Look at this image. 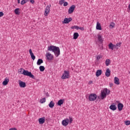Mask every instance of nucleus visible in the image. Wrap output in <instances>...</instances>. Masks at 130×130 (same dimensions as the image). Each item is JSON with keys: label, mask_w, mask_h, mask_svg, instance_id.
Wrapping results in <instances>:
<instances>
[{"label": "nucleus", "mask_w": 130, "mask_h": 130, "mask_svg": "<svg viewBox=\"0 0 130 130\" xmlns=\"http://www.w3.org/2000/svg\"><path fill=\"white\" fill-rule=\"evenodd\" d=\"M71 28L76 29V30H79V26L77 25H75V26H72Z\"/></svg>", "instance_id": "473e14b6"}, {"label": "nucleus", "mask_w": 130, "mask_h": 130, "mask_svg": "<svg viewBox=\"0 0 130 130\" xmlns=\"http://www.w3.org/2000/svg\"><path fill=\"white\" fill-rule=\"evenodd\" d=\"M100 58H102V56H101V55H99L96 56V60H99Z\"/></svg>", "instance_id": "72a5a7b5"}, {"label": "nucleus", "mask_w": 130, "mask_h": 130, "mask_svg": "<svg viewBox=\"0 0 130 130\" xmlns=\"http://www.w3.org/2000/svg\"><path fill=\"white\" fill-rule=\"evenodd\" d=\"M64 3V0H61V1H59V4L61 5H63Z\"/></svg>", "instance_id": "e433bc0d"}, {"label": "nucleus", "mask_w": 130, "mask_h": 130, "mask_svg": "<svg viewBox=\"0 0 130 130\" xmlns=\"http://www.w3.org/2000/svg\"><path fill=\"white\" fill-rule=\"evenodd\" d=\"M48 50L54 52L56 57H58L59 54H60V50L59 49V48L55 46H50L48 47Z\"/></svg>", "instance_id": "f257e3e1"}, {"label": "nucleus", "mask_w": 130, "mask_h": 130, "mask_svg": "<svg viewBox=\"0 0 130 130\" xmlns=\"http://www.w3.org/2000/svg\"><path fill=\"white\" fill-rule=\"evenodd\" d=\"M69 78H70V72H69V71H64L61 77V79L66 80V79H69Z\"/></svg>", "instance_id": "7ed1b4c3"}, {"label": "nucleus", "mask_w": 130, "mask_h": 130, "mask_svg": "<svg viewBox=\"0 0 130 130\" xmlns=\"http://www.w3.org/2000/svg\"><path fill=\"white\" fill-rule=\"evenodd\" d=\"M46 101V99H45V98H44L41 99L40 103L42 104L45 103Z\"/></svg>", "instance_id": "2f4dec72"}, {"label": "nucleus", "mask_w": 130, "mask_h": 130, "mask_svg": "<svg viewBox=\"0 0 130 130\" xmlns=\"http://www.w3.org/2000/svg\"><path fill=\"white\" fill-rule=\"evenodd\" d=\"M41 63H43V60H42V59H39L37 61V64L40 66Z\"/></svg>", "instance_id": "b1692460"}, {"label": "nucleus", "mask_w": 130, "mask_h": 130, "mask_svg": "<svg viewBox=\"0 0 130 130\" xmlns=\"http://www.w3.org/2000/svg\"><path fill=\"white\" fill-rule=\"evenodd\" d=\"M39 122L40 124H43L45 122V117L39 118Z\"/></svg>", "instance_id": "4468645a"}, {"label": "nucleus", "mask_w": 130, "mask_h": 130, "mask_svg": "<svg viewBox=\"0 0 130 130\" xmlns=\"http://www.w3.org/2000/svg\"><path fill=\"white\" fill-rule=\"evenodd\" d=\"M39 69L41 72H44L45 70V68H44V66H40Z\"/></svg>", "instance_id": "7c9ffc66"}, {"label": "nucleus", "mask_w": 130, "mask_h": 130, "mask_svg": "<svg viewBox=\"0 0 130 130\" xmlns=\"http://www.w3.org/2000/svg\"><path fill=\"white\" fill-rule=\"evenodd\" d=\"M68 5H69L68 2H64V4H63V6L64 7H67L68 6Z\"/></svg>", "instance_id": "a19ab883"}, {"label": "nucleus", "mask_w": 130, "mask_h": 130, "mask_svg": "<svg viewBox=\"0 0 130 130\" xmlns=\"http://www.w3.org/2000/svg\"><path fill=\"white\" fill-rule=\"evenodd\" d=\"M22 74L24 76H27L29 78H32V79H34L35 78L34 75H33L32 73H31V72H29L28 71L26 70H23Z\"/></svg>", "instance_id": "f03ea898"}, {"label": "nucleus", "mask_w": 130, "mask_h": 130, "mask_svg": "<svg viewBox=\"0 0 130 130\" xmlns=\"http://www.w3.org/2000/svg\"><path fill=\"white\" fill-rule=\"evenodd\" d=\"M96 30H102V27H101V24L99 22H97L96 23Z\"/></svg>", "instance_id": "dca6fc26"}, {"label": "nucleus", "mask_w": 130, "mask_h": 130, "mask_svg": "<svg viewBox=\"0 0 130 130\" xmlns=\"http://www.w3.org/2000/svg\"><path fill=\"white\" fill-rule=\"evenodd\" d=\"M46 57L48 60H52L53 58V56L50 53H47L46 54Z\"/></svg>", "instance_id": "423d86ee"}, {"label": "nucleus", "mask_w": 130, "mask_h": 130, "mask_svg": "<svg viewBox=\"0 0 130 130\" xmlns=\"http://www.w3.org/2000/svg\"><path fill=\"white\" fill-rule=\"evenodd\" d=\"M102 74V70H99L96 71L95 75L96 77H99V76H101V75Z\"/></svg>", "instance_id": "aec40b11"}, {"label": "nucleus", "mask_w": 130, "mask_h": 130, "mask_svg": "<svg viewBox=\"0 0 130 130\" xmlns=\"http://www.w3.org/2000/svg\"><path fill=\"white\" fill-rule=\"evenodd\" d=\"M64 102V100H60L57 102V105L59 106H61V105H62L63 104V103Z\"/></svg>", "instance_id": "412c9836"}, {"label": "nucleus", "mask_w": 130, "mask_h": 130, "mask_svg": "<svg viewBox=\"0 0 130 130\" xmlns=\"http://www.w3.org/2000/svg\"><path fill=\"white\" fill-rule=\"evenodd\" d=\"M108 47H109V49H111V50H113V49H114V44H112V43H110L108 45Z\"/></svg>", "instance_id": "5701e85b"}, {"label": "nucleus", "mask_w": 130, "mask_h": 130, "mask_svg": "<svg viewBox=\"0 0 130 130\" xmlns=\"http://www.w3.org/2000/svg\"><path fill=\"white\" fill-rule=\"evenodd\" d=\"M69 122H70V119H66L62 121V124L63 126H67L69 124Z\"/></svg>", "instance_id": "9d476101"}, {"label": "nucleus", "mask_w": 130, "mask_h": 130, "mask_svg": "<svg viewBox=\"0 0 130 130\" xmlns=\"http://www.w3.org/2000/svg\"><path fill=\"white\" fill-rule=\"evenodd\" d=\"M20 1H21V0H17L18 4H20Z\"/></svg>", "instance_id": "8fccbe9b"}, {"label": "nucleus", "mask_w": 130, "mask_h": 130, "mask_svg": "<svg viewBox=\"0 0 130 130\" xmlns=\"http://www.w3.org/2000/svg\"><path fill=\"white\" fill-rule=\"evenodd\" d=\"M50 7H51V6H47L45 9V13L44 15L45 16H47L49 14V12L50 11Z\"/></svg>", "instance_id": "39448f33"}, {"label": "nucleus", "mask_w": 130, "mask_h": 130, "mask_svg": "<svg viewBox=\"0 0 130 130\" xmlns=\"http://www.w3.org/2000/svg\"><path fill=\"white\" fill-rule=\"evenodd\" d=\"M21 5H25V4H26V2H25V0H22L21 3H20Z\"/></svg>", "instance_id": "4c0bfd02"}, {"label": "nucleus", "mask_w": 130, "mask_h": 130, "mask_svg": "<svg viewBox=\"0 0 130 130\" xmlns=\"http://www.w3.org/2000/svg\"><path fill=\"white\" fill-rule=\"evenodd\" d=\"M104 92H105V93L107 95H109V94L110 93V91L109 90L107 89V88H104Z\"/></svg>", "instance_id": "c756f323"}, {"label": "nucleus", "mask_w": 130, "mask_h": 130, "mask_svg": "<svg viewBox=\"0 0 130 130\" xmlns=\"http://www.w3.org/2000/svg\"><path fill=\"white\" fill-rule=\"evenodd\" d=\"M116 45L118 47H120V46H121V43H118L116 44Z\"/></svg>", "instance_id": "c9c22d12"}, {"label": "nucleus", "mask_w": 130, "mask_h": 130, "mask_svg": "<svg viewBox=\"0 0 130 130\" xmlns=\"http://www.w3.org/2000/svg\"><path fill=\"white\" fill-rule=\"evenodd\" d=\"M9 83V79L8 78H6L5 80L3 82V85L4 86H6V85H8V83Z\"/></svg>", "instance_id": "4be33fe9"}, {"label": "nucleus", "mask_w": 130, "mask_h": 130, "mask_svg": "<svg viewBox=\"0 0 130 130\" xmlns=\"http://www.w3.org/2000/svg\"><path fill=\"white\" fill-rule=\"evenodd\" d=\"M75 8H76V6H71L68 11L69 14H73V13H74V11H75Z\"/></svg>", "instance_id": "6e6552de"}, {"label": "nucleus", "mask_w": 130, "mask_h": 130, "mask_svg": "<svg viewBox=\"0 0 130 130\" xmlns=\"http://www.w3.org/2000/svg\"><path fill=\"white\" fill-rule=\"evenodd\" d=\"M122 108H123V104L119 103L118 104V109L119 111H121V110H122Z\"/></svg>", "instance_id": "2eb2a0df"}, {"label": "nucleus", "mask_w": 130, "mask_h": 130, "mask_svg": "<svg viewBox=\"0 0 130 130\" xmlns=\"http://www.w3.org/2000/svg\"><path fill=\"white\" fill-rule=\"evenodd\" d=\"M92 83H93V81H89V83H90V84H92Z\"/></svg>", "instance_id": "09e8293b"}, {"label": "nucleus", "mask_w": 130, "mask_h": 130, "mask_svg": "<svg viewBox=\"0 0 130 130\" xmlns=\"http://www.w3.org/2000/svg\"><path fill=\"white\" fill-rule=\"evenodd\" d=\"M114 49H116L117 50L118 49V48L116 45H114Z\"/></svg>", "instance_id": "ea45409f"}, {"label": "nucleus", "mask_w": 130, "mask_h": 130, "mask_svg": "<svg viewBox=\"0 0 130 130\" xmlns=\"http://www.w3.org/2000/svg\"><path fill=\"white\" fill-rule=\"evenodd\" d=\"M110 73H111L110 69H107L106 73H105L106 77H110Z\"/></svg>", "instance_id": "f3484780"}, {"label": "nucleus", "mask_w": 130, "mask_h": 130, "mask_svg": "<svg viewBox=\"0 0 130 130\" xmlns=\"http://www.w3.org/2000/svg\"><path fill=\"white\" fill-rule=\"evenodd\" d=\"M97 99V95L95 93L90 94L89 96V101H95Z\"/></svg>", "instance_id": "20e7f679"}, {"label": "nucleus", "mask_w": 130, "mask_h": 130, "mask_svg": "<svg viewBox=\"0 0 130 130\" xmlns=\"http://www.w3.org/2000/svg\"><path fill=\"white\" fill-rule=\"evenodd\" d=\"M31 4H34L35 3V2L34 1V0H30V1Z\"/></svg>", "instance_id": "c03bdc74"}, {"label": "nucleus", "mask_w": 130, "mask_h": 130, "mask_svg": "<svg viewBox=\"0 0 130 130\" xmlns=\"http://www.w3.org/2000/svg\"><path fill=\"white\" fill-rule=\"evenodd\" d=\"M107 95V94H106L105 91H104V90L103 89V90L101 91V99H102V100H103V99H104V98H106Z\"/></svg>", "instance_id": "9b49d317"}, {"label": "nucleus", "mask_w": 130, "mask_h": 130, "mask_svg": "<svg viewBox=\"0 0 130 130\" xmlns=\"http://www.w3.org/2000/svg\"><path fill=\"white\" fill-rule=\"evenodd\" d=\"M18 84L20 87V88H25L26 87V83L23 82L21 80L18 81Z\"/></svg>", "instance_id": "1a4fd4ad"}, {"label": "nucleus", "mask_w": 130, "mask_h": 130, "mask_svg": "<svg viewBox=\"0 0 130 130\" xmlns=\"http://www.w3.org/2000/svg\"><path fill=\"white\" fill-rule=\"evenodd\" d=\"M105 64L106 67H108L110 64V59H107L105 61Z\"/></svg>", "instance_id": "bb28decb"}, {"label": "nucleus", "mask_w": 130, "mask_h": 130, "mask_svg": "<svg viewBox=\"0 0 130 130\" xmlns=\"http://www.w3.org/2000/svg\"><path fill=\"white\" fill-rule=\"evenodd\" d=\"M114 83L116 85H119L120 82H119V79L118 78H117V77H115L114 78Z\"/></svg>", "instance_id": "a211bd4d"}, {"label": "nucleus", "mask_w": 130, "mask_h": 130, "mask_svg": "<svg viewBox=\"0 0 130 130\" xmlns=\"http://www.w3.org/2000/svg\"><path fill=\"white\" fill-rule=\"evenodd\" d=\"M9 130H17V128H10Z\"/></svg>", "instance_id": "a18cd8bd"}, {"label": "nucleus", "mask_w": 130, "mask_h": 130, "mask_svg": "<svg viewBox=\"0 0 130 130\" xmlns=\"http://www.w3.org/2000/svg\"><path fill=\"white\" fill-rule=\"evenodd\" d=\"M79 37V34L78 32H75L73 35L74 39H78Z\"/></svg>", "instance_id": "a878e982"}, {"label": "nucleus", "mask_w": 130, "mask_h": 130, "mask_svg": "<svg viewBox=\"0 0 130 130\" xmlns=\"http://www.w3.org/2000/svg\"><path fill=\"white\" fill-rule=\"evenodd\" d=\"M98 40L100 42H103V39H102V36L100 34H98Z\"/></svg>", "instance_id": "6ab92c4d"}, {"label": "nucleus", "mask_w": 130, "mask_h": 130, "mask_svg": "<svg viewBox=\"0 0 130 130\" xmlns=\"http://www.w3.org/2000/svg\"><path fill=\"white\" fill-rule=\"evenodd\" d=\"M72 20H73V19L71 17L69 18H66L64 19L63 21H62V24H69V22H71Z\"/></svg>", "instance_id": "0eeeda50"}, {"label": "nucleus", "mask_w": 130, "mask_h": 130, "mask_svg": "<svg viewBox=\"0 0 130 130\" xmlns=\"http://www.w3.org/2000/svg\"><path fill=\"white\" fill-rule=\"evenodd\" d=\"M115 26V23H114V22H111L110 23V25H109V27L111 29H112V28H114Z\"/></svg>", "instance_id": "cd10ccee"}, {"label": "nucleus", "mask_w": 130, "mask_h": 130, "mask_svg": "<svg viewBox=\"0 0 130 130\" xmlns=\"http://www.w3.org/2000/svg\"><path fill=\"white\" fill-rule=\"evenodd\" d=\"M4 16V12H0V18L3 17Z\"/></svg>", "instance_id": "79ce46f5"}, {"label": "nucleus", "mask_w": 130, "mask_h": 130, "mask_svg": "<svg viewBox=\"0 0 130 130\" xmlns=\"http://www.w3.org/2000/svg\"><path fill=\"white\" fill-rule=\"evenodd\" d=\"M49 107L50 108H53V107H54V103H53V101H51L50 102L49 104Z\"/></svg>", "instance_id": "393cba45"}, {"label": "nucleus", "mask_w": 130, "mask_h": 130, "mask_svg": "<svg viewBox=\"0 0 130 130\" xmlns=\"http://www.w3.org/2000/svg\"><path fill=\"white\" fill-rule=\"evenodd\" d=\"M118 103H119V102H117Z\"/></svg>", "instance_id": "3c124183"}, {"label": "nucleus", "mask_w": 130, "mask_h": 130, "mask_svg": "<svg viewBox=\"0 0 130 130\" xmlns=\"http://www.w3.org/2000/svg\"><path fill=\"white\" fill-rule=\"evenodd\" d=\"M30 0H24V2H25L26 3H28V2H29Z\"/></svg>", "instance_id": "de8ad7c7"}, {"label": "nucleus", "mask_w": 130, "mask_h": 130, "mask_svg": "<svg viewBox=\"0 0 130 130\" xmlns=\"http://www.w3.org/2000/svg\"><path fill=\"white\" fill-rule=\"evenodd\" d=\"M22 71H24L23 69H21L19 71V72L21 73V74L22 73Z\"/></svg>", "instance_id": "49530a36"}, {"label": "nucleus", "mask_w": 130, "mask_h": 130, "mask_svg": "<svg viewBox=\"0 0 130 130\" xmlns=\"http://www.w3.org/2000/svg\"><path fill=\"white\" fill-rule=\"evenodd\" d=\"M79 30H81V31H84L85 29L83 27H79Z\"/></svg>", "instance_id": "58836bf2"}, {"label": "nucleus", "mask_w": 130, "mask_h": 130, "mask_svg": "<svg viewBox=\"0 0 130 130\" xmlns=\"http://www.w3.org/2000/svg\"><path fill=\"white\" fill-rule=\"evenodd\" d=\"M125 124L126 125H129L130 124V121L129 120H127L125 122Z\"/></svg>", "instance_id": "f704fd0d"}, {"label": "nucleus", "mask_w": 130, "mask_h": 130, "mask_svg": "<svg viewBox=\"0 0 130 130\" xmlns=\"http://www.w3.org/2000/svg\"><path fill=\"white\" fill-rule=\"evenodd\" d=\"M29 54H30L32 60H35V58H36V57H35V55H34V54L33 53V52H32V50L29 49Z\"/></svg>", "instance_id": "ddd939ff"}, {"label": "nucleus", "mask_w": 130, "mask_h": 130, "mask_svg": "<svg viewBox=\"0 0 130 130\" xmlns=\"http://www.w3.org/2000/svg\"><path fill=\"white\" fill-rule=\"evenodd\" d=\"M110 109L111 110H113V111H114V110H116V109L117 107H116V106L115 105V104L113 103L109 107Z\"/></svg>", "instance_id": "f8f14e48"}, {"label": "nucleus", "mask_w": 130, "mask_h": 130, "mask_svg": "<svg viewBox=\"0 0 130 130\" xmlns=\"http://www.w3.org/2000/svg\"><path fill=\"white\" fill-rule=\"evenodd\" d=\"M19 11H20V9L19 8L16 9L14 11L15 14L16 15H20V12H19Z\"/></svg>", "instance_id": "c85d7f7f"}, {"label": "nucleus", "mask_w": 130, "mask_h": 130, "mask_svg": "<svg viewBox=\"0 0 130 130\" xmlns=\"http://www.w3.org/2000/svg\"><path fill=\"white\" fill-rule=\"evenodd\" d=\"M69 121H70V123H72L73 122V118L71 117H69Z\"/></svg>", "instance_id": "37998d69"}]
</instances>
